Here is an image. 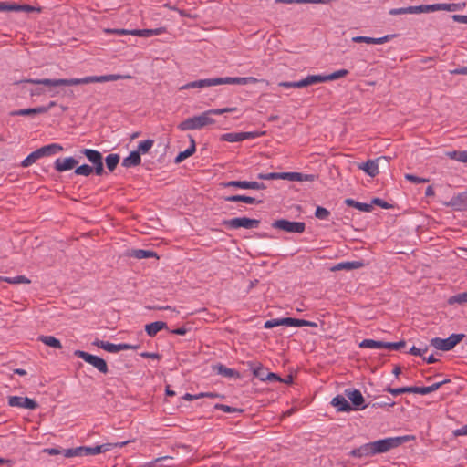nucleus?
Instances as JSON below:
<instances>
[{"label":"nucleus","mask_w":467,"mask_h":467,"mask_svg":"<svg viewBox=\"0 0 467 467\" xmlns=\"http://www.w3.org/2000/svg\"><path fill=\"white\" fill-rule=\"evenodd\" d=\"M449 382H450V379H444L442 381L433 383L432 385L427 386V387H417V386H415V389H416L415 393L416 394L426 395V394L431 393L433 391H436L442 385H444L446 383H449Z\"/></svg>","instance_id":"a878e982"},{"label":"nucleus","mask_w":467,"mask_h":467,"mask_svg":"<svg viewBox=\"0 0 467 467\" xmlns=\"http://www.w3.org/2000/svg\"><path fill=\"white\" fill-rule=\"evenodd\" d=\"M344 395L350 400L352 410H360L368 407V405L365 404V399L360 390L357 389H347L344 391Z\"/></svg>","instance_id":"9d476101"},{"label":"nucleus","mask_w":467,"mask_h":467,"mask_svg":"<svg viewBox=\"0 0 467 467\" xmlns=\"http://www.w3.org/2000/svg\"><path fill=\"white\" fill-rule=\"evenodd\" d=\"M141 162V157L139 151L133 150L129 156L123 159L122 166L126 168L135 167L140 165Z\"/></svg>","instance_id":"b1692460"},{"label":"nucleus","mask_w":467,"mask_h":467,"mask_svg":"<svg viewBox=\"0 0 467 467\" xmlns=\"http://www.w3.org/2000/svg\"><path fill=\"white\" fill-rule=\"evenodd\" d=\"M306 320L305 319H297L293 317H284V318H275L269 319L265 322V328H273L278 326H286V327H305Z\"/></svg>","instance_id":"1a4fd4ad"},{"label":"nucleus","mask_w":467,"mask_h":467,"mask_svg":"<svg viewBox=\"0 0 467 467\" xmlns=\"http://www.w3.org/2000/svg\"><path fill=\"white\" fill-rule=\"evenodd\" d=\"M464 337V334H451L447 338L434 337L431 339V345L436 349L449 351L459 344Z\"/></svg>","instance_id":"7ed1b4c3"},{"label":"nucleus","mask_w":467,"mask_h":467,"mask_svg":"<svg viewBox=\"0 0 467 467\" xmlns=\"http://www.w3.org/2000/svg\"><path fill=\"white\" fill-rule=\"evenodd\" d=\"M379 161H386V156H380L375 160H368L366 162L358 164V167L368 176L375 177L379 174Z\"/></svg>","instance_id":"ddd939ff"},{"label":"nucleus","mask_w":467,"mask_h":467,"mask_svg":"<svg viewBox=\"0 0 467 467\" xmlns=\"http://www.w3.org/2000/svg\"><path fill=\"white\" fill-rule=\"evenodd\" d=\"M8 405L10 407H19L28 410H36L38 408V403L28 397L10 396L8 397Z\"/></svg>","instance_id":"9b49d317"},{"label":"nucleus","mask_w":467,"mask_h":467,"mask_svg":"<svg viewBox=\"0 0 467 467\" xmlns=\"http://www.w3.org/2000/svg\"><path fill=\"white\" fill-rule=\"evenodd\" d=\"M447 205L451 206L457 211L467 210V191L453 196Z\"/></svg>","instance_id":"f3484780"},{"label":"nucleus","mask_w":467,"mask_h":467,"mask_svg":"<svg viewBox=\"0 0 467 467\" xmlns=\"http://www.w3.org/2000/svg\"><path fill=\"white\" fill-rule=\"evenodd\" d=\"M387 392L392 394V395H400L403 393H415V386L411 387H401V388H391L388 387L385 389Z\"/></svg>","instance_id":"58836bf2"},{"label":"nucleus","mask_w":467,"mask_h":467,"mask_svg":"<svg viewBox=\"0 0 467 467\" xmlns=\"http://www.w3.org/2000/svg\"><path fill=\"white\" fill-rule=\"evenodd\" d=\"M405 179L413 183H425L429 182V179L427 178L418 177L410 173L405 174Z\"/></svg>","instance_id":"bf43d9fd"},{"label":"nucleus","mask_w":467,"mask_h":467,"mask_svg":"<svg viewBox=\"0 0 467 467\" xmlns=\"http://www.w3.org/2000/svg\"><path fill=\"white\" fill-rule=\"evenodd\" d=\"M237 109L236 108H223V109H210L209 112H212L213 115H221L227 112H234Z\"/></svg>","instance_id":"0e129e2a"},{"label":"nucleus","mask_w":467,"mask_h":467,"mask_svg":"<svg viewBox=\"0 0 467 467\" xmlns=\"http://www.w3.org/2000/svg\"><path fill=\"white\" fill-rule=\"evenodd\" d=\"M410 7H400V8H392L389 11V14L391 16H398V15H405L410 14Z\"/></svg>","instance_id":"e2e57ef3"},{"label":"nucleus","mask_w":467,"mask_h":467,"mask_svg":"<svg viewBox=\"0 0 467 467\" xmlns=\"http://www.w3.org/2000/svg\"><path fill=\"white\" fill-rule=\"evenodd\" d=\"M217 370L220 375L224 376V377H228V378H230V377L239 378L240 377L239 372H237L234 369L226 368L225 366L221 365V364L217 366Z\"/></svg>","instance_id":"a19ab883"},{"label":"nucleus","mask_w":467,"mask_h":467,"mask_svg":"<svg viewBox=\"0 0 467 467\" xmlns=\"http://www.w3.org/2000/svg\"><path fill=\"white\" fill-rule=\"evenodd\" d=\"M258 80L254 77H226V78H215V82L218 85L223 84H235V85H247V84H254Z\"/></svg>","instance_id":"4468645a"},{"label":"nucleus","mask_w":467,"mask_h":467,"mask_svg":"<svg viewBox=\"0 0 467 467\" xmlns=\"http://www.w3.org/2000/svg\"><path fill=\"white\" fill-rule=\"evenodd\" d=\"M348 74V71L347 69H340L337 71H335L329 75H325V81H331L335 80L340 78H343Z\"/></svg>","instance_id":"09e8293b"},{"label":"nucleus","mask_w":467,"mask_h":467,"mask_svg":"<svg viewBox=\"0 0 467 467\" xmlns=\"http://www.w3.org/2000/svg\"><path fill=\"white\" fill-rule=\"evenodd\" d=\"M131 35L142 37L152 36V29H132Z\"/></svg>","instance_id":"13d9d810"},{"label":"nucleus","mask_w":467,"mask_h":467,"mask_svg":"<svg viewBox=\"0 0 467 467\" xmlns=\"http://www.w3.org/2000/svg\"><path fill=\"white\" fill-rule=\"evenodd\" d=\"M272 227L286 233L302 234L305 232L306 223L304 222H291L285 219H279L272 223Z\"/></svg>","instance_id":"423d86ee"},{"label":"nucleus","mask_w":467,"mask_h":467,"mask_svg":"<svg viewBox=\"0 0 467 467\" xmlns=\"http://www.w3.org/2000/svg\"><path fill=\"white\" fill-rule=\"evenodd\" d=\"M126 255L129 257H134L136 259H144L150 257L158 258V255L155 252L150 250H143V249H132L128 250Z\"/></svg>","instance_id":"aec40b11"},{"label":"nucleus","mask_w":467,"mask_h":467,"mask_svg":"<svg viewBox=\"0 0 467 467\" xmlns=\"http://www.w3.org/2000/svg\"><path fill=\"white\" fill-rule=\"evenodd\" d=\"M264 134V132H231L221 136V140L228 142H238L244 140L254 139Z\"/></svg>","instance_id":"f8f14e48"},{"label":"nucleus","mask_w":467,"mask_h":467,"mask_svg":"<svg viewBox=\"0 0 467 467\" xmlns=\"http://www.w3.org/2000/svg\"><path fill=\"white\" fill-rule=\"evenodd\" d=\"M451 17L454 22L467 24V15H452Z\"/></svg>","instance_id":"774afa93"},{"label":"nucleus","mask_w":467,"mask_h":467,"mask_svg":"<svg viewBox=\"0 0 467 467\" xmlns=\"http://www.w3.org/2000/svg\"><path fill=\"white\" fill-rule=\"evenodd\" d=\"M194 153V148H188L184 151L179 152V154L175 157L174 162L181 163L186 158L192 156Z\"/></svg>","instance_id":"8fccbe9b"},{"label":"nucleus","mask_w":467,"mask_h":467,"mask_svg":"<svg viewBox=\"0 0 467 467\" xmlns=\"http://www.w3.org/2000/svg\"><path fill=\"white\" fill-rule=\"evenodd\" d=\"M75 174L89 176L93 172V168L88 164H82L75 169Z\"/></svg>","instance_id":"49530a36"},{"label":"nucleus","mask_w":467,"mask_h":467,"mask_svg":"<svg viewBox=\"0 0 467 467\" xmlns=\"http://www.w3.org/2000/svg\"><path fill=\"white\" fill-rule=\"evenodd\" d=\"M409 7L410 14H420L440 11L439 3L431 5H420Z\"/></svg>","instance_id":"4be33fe9"},{"label":"nucleus","mask_w":467,"mask_h":467,"mask_svg":"<svg viewBox=\"0 0 467 467\" xmlns=\"http://www.w3.org/2000/svg\"><path fill=\"white\" fill-rule=\"evenodd\" d=\"M361 266H363V264L359 261L342 262L331 267V271L352 270L360 268Z\"/></svg>","instance_id":"bb28decb"},{"label":"nucleus","mask_w":467,"mask_h":467,"mask_svg":"<svg viewBox=\"0 0 467 467\" xmlns=\"http://www.w3.org/2000/svg\"><path fill=\"white\" fill-rule=\"evenodd\" d=\"M396 36L395 34L393 35H386L382 37H378V38H375V37H371V44H384L391 39H393L394 37Z\"/></svg>","instance_id":"052dcab7"},{"label":"nucleus","mask_w":467,"mask_h":467,"mask_svg":"<svg viewBox=\"0 0 467 467\" xmlns=\"http://www.w3.org/2000/svg\"><path fill=\"white\" fill-rule=\"evenodd\" d=\"M38 153L36 150L31 152L23 161L21 162V165L23 167H28L35 163L38 159H40Z\"/></svg>","instance_id":"de8ad7c7"},{"label":"nucleus","mask_w":467,"mask_h":467,"mask_svg":"<svg viewBox=\"0 0 467 467\" xmlns=\"http://www.w3.org/2000/svg\"><path fill=\"white\" fill-rule=\"evenodd\" d=\"M448 303L450 305L453 304H464L467 303V291L463 293H459L457 295H454L448 299Z\"/></svg>","instance_id":"37998d69"},{"label":"nucleus","mask_w":467,"mask_h":467,"mask_svg":"<svg viewBox=\"0 0 467 467\" xmlns=\"http://www.w3.org/2000/svg\"><path fill=\"white\" fill-rule=\"evenodd\" d=\"M74 355L78 358H82L85 362L90 364L97 368L100 373L107 374L108 365L107 362L100 357L89 354L83 350H75Z\"/></svg>","instance_id":"20e7f679"},{"label":"nucleus","mask_w":467,"mask_h":467,"mask_svg":"<svg viewBox=\"0 0 467 467\" xmlns=\"http://www.w3.org/2000/svg\"><path fill=\"white\" fill-rule=\"evenodd\" d=\"M406 346L405 340H400L399 342H386L385 348L391 350H400Z\"/></svg>","instance_id":"6e6d98bb"},{"label":"nucleus","mask_w":467,"mask_h":467,"mask_svg":"<svg viewBox=\"0 0 467 467\" xmlns=\"http://www.w3.org/2000/svg\"><path fill=\"white\" fill-rule=\"evenodd\" d=\"M345 203L348 206L354 207L359 211L366 212V213H370L373 209V206L371 205V203L359 202L353 199H346Z\"/></svg>","instance_id":"2f4dec72"},{"label":"nucleus","mask_w":467,"mask_h":467,"mask_svg":"<svg viewBox=\"0 0 467 467\" xmlns=\"http://www.w3.org/2000/svg\"><path fill=\"white\" fill-rule=\"evenodd\" d=\"M395 402L390 398L386 397L384 400H379L372 404L373 408L393 407Z\"/></svg>","instance_id":"4d7b16f0"},{"label":"nucleus","mask_w":467,"mask_h":467,"mask_svg":"<svg viewBox=\"0 0 467 467\" xmlns=\"http://www.w3.org/2000/svg\"><path fill=\"white\" fill-rule=\"evenodd\" d=\"M124 77L118 74H109L103 76H88L82 78H28L21 80V82L31 83L35 85H44L47 87H58V86H77L90 83H103L109 81H115L123 78ZM126 78H130L127 76Z\"/></svg>","instance_id":"f257e3e1"},{"label":"nucleus","mask_w":467,"mask_h":467,"mask_svg":"<svg viewBox=\"0 0 467 467\" xmlns=\"http://www.w3.org/2000/svg\"><path fill=\"white\" fill-rule=\"evenodd\" d=\"M0 281H4L12 285L31 283V280L25 275H17L16 277L0 276Z\"/></svg>","instance_id":"c9c22d12"},{"label":"nucleus","mask_w":467,"mask_h":467,"mask_svg":"<svg viewBox=\"0 0 467 467\" xmlns=\"http://www.w3.org/2000/svg\"><path fill=\"white\" fill-rule=\"evenodd\" d=\"M93 345L97 346L98 348H100L109 353H116L120 350H127V349H138L140 348V345H130V344H127V343L113 344V343L99 340V339H96L93 342Z\"/></svg>","instance_id":"6e6552de"},{"label":"nucleus","mask_w":467,"mask_h":467,"mask_svg":"<svg viewBox=\"0 0 467 467\" xmlns=\"http://www.w3.org/2000/svg\"><path fill=\"white\" fill-rule=\"evenodd\" d=\"M38 340L44 343L45 345L54 348H62L60 341L53 336H40L38 337Z\"/></svg>","instance_id":"f704fd0d"},{"label":"nucleus","mask_w":467,"mask_h":467,"mask_svg":"<svg viewBox=\"0 0 467 467\" xmlns=\"http://www.w3.org/2000/svg\"><path fill=\"white\" fill-rule=\"evenodd\" d=\"M221 185L224 188L234 187L240 189H247L248 181H229L223 182Z\"/></svg>","instance_id":"c03bdc74"},{"label":"nucleus","mask_w":467,"mask_h":467,"mask_svg":"<svg viewBox=\"0 0 467 467\" xmlns=\"http://www.w3.org/2000/svg\"><path fill=\"white\" fill-rule=\"evenodd\" d=\"M249 368L253 370V374L254 377L258 378L261 380H266L265 376L269 373L263 366L262 364H254L253 362L247 363Z\"/></svg>","instance_id":"c85d7f7f"},{"label":"nucleus","mask_w":467,"mask_h":467,"mask_svg":"<svg viewBox=\"0 0 467 467\" xmlns=\"http://www.w3.org/2000/svg\"><path fill=\"white\" fill-rule=\"evenodd\" d=\"M447 155L452 160H456L464 163L467 162V150H453L448 152Z\"/></svg>","instance_id":"79ce46f5"},{"label":"nucleus","mask_w":467,"mask_h":467,"mask_svg":"<svg viewBox=\"0 0 467 467\" xmlns=\"http://www.w3.org/2000/svg\"><path fill=\"white\" fill-rule=\"evenodd\" d=\"M260 224V221L257 219H250L247 217H236L229 220L223 221V225L228 229H253L257 228Z\"/></svg>","instance_id":"39448f33"},{"label":"nucleus","mask_w":467,"mask_h":467,"mask_svg":"<svg viewBox=\"0 0 467 467\" xmlns=\"http://www.w3.org/2000/svg\"><path fill=\"white\" fill-rule=\"evenodd\" d=\"M129 441H122V442H117V443H104L101 445H98V447L100 448V453L109 451L113 447H123L125 446Z\"/></svg>","instance_id":"603ef678"},{"label":"nucleus","mask_w":467,"mask_h":467,"mask_svg":"<svg viewBox=\"0 0 467 467\" xmlns=\"http://www.w3.org/2000/svg\"><path fill=\"white\" fill-rule=\"evenodd\" d=\"M63 150V147L57 143L43 146L36 150L39 157L50 156Z\"/></svg>","instance_id":"412c9836"},{"label":"nucleus","mask_w":467,"mask_h":467,"mask_svg":"<svg viewBox=\"0 0 467 467\" xmlns=\"http://www.w3.org/2000/svg\"><path fill=\"white\" fill-rule=\"evenodd\" d=\"M282 179L290 182H314L317 176L314 174H304L301 172H282Z\"/></svg>","instance_id":"dca6fc26"},{"label":"nucleus","mask_w":467,"mask_h":467,"mask_svg":"<svg viewBox=\"0 0 467 467\" xmlns=\"http://www.w3.org/2000/svg\"><path fill=\"white\" fill-rule=\"evenodd\" d=\"M266 186L263 182H248L247 189L264 190Z\"/></svg>","instance_id":"338daca9"},{"label":"nucleus","mask_w":467,"mask_h":467,"mask_svg":"<svg viewBox=\"0 0 467 467\" xmlns=\"http://www.w3.org/2000/svg\"><path fill=\"white\" fill-rule=\"evenodd\" d=\"M330 215V212L321 206H317L315 212V216L320 220H327Z\"/></svg>","instance_id":"864d4df0"},{"label":"nucleus","mask_w":467,"mask_h":467,"mask_svg":"<svg viewBox=\"0 0 467 467\" xmlns=\"http://www.w3.org/2000/svg\"><path fill=\"white\" fill-rule=\"evenodd\" d=\"M465 3H439L440 11L455 12L465 7Z\"/></svg>","instance_id":"473e14b6"},{"label":"nucleus","mask_w":467,"mask_h":467,"mask_svg":"<svg viewBox=\"0 0 467 467\" xmlns=\"http://www.w3.org/2000/svg\"><path fill=\"white\" fill-rule=\"evenodd\" d=\"M405 441H408V437H389L376 441L378 450L380 453H385L389 451L390 450L399 447Z\"/></svg>","instance_id":"0eeeda50"},{"label":"nucleus","mask_w":467,"mask_h":467,"mask_svg":"<svg viewBox=\"0 0 467 467\" xmlns=\"http://www.w3.org/2000/svg\"><path fill=\"white\" fill-rule=\"evenodd\" d=\"M331 405L337 408V411L340 412H349L352 410V406L343 395L334 397L331 400Z\"/></svg>","instance_id":"a211bd4d"},{"label":"nucleus","mask_w":467,"mask_h":467,"mask_svg":"<svg viewBox=\"0 0 467 467\" xmlns=\"http://www.w3.org/2000/svg\"><path fill=\"white\" fill-rule=\"evenodd\" d=\"M82 153L93 165L103 161L102 154L96 150L84 149Z\"/></svg>","instance_id":"7c9ffc66"},{"label":"nucleus","mask_w":467,"mask_h":467,"mask_svg":"<svg viewBox=\"0 0 467 467\" xmlns=\"http://www.w3.org/2000/svg\"><path fill=\"white\" fill-rule=\"evenodd\" d=\"M224 200L226 202H242L248 203V204H254V203H260V202H262V201H257L254 197L245 196V195H231V196H226V197H224Z\"/></svg>","instance_id":"cd10ccee"},{"label":"nucleus","mask_w":467,"mask_h":467,"mask_svg":"<svg viewBox=\"0 0 467 467\" xmlns=\"http://www.w3.org/2000/svg\"><path fill=\"white\" fill-rule=\"evenodd\" d=\"M349 455L355 458L370 457L372 456L369 446L368 443L353 449Z\"/></svg>","instance_id":"c756f323"},{"label":"nucleus","mask_w":467,"mask_h":467,"mask_svg":"<svg viewBox=\"0 0 467 467\" xmlns=\"http://www.w3.org/2000/svg\"><path fill=\"white\" fill-rule=\"evenodd\" d=\"M78 163V161L73 157L58 158L55 161L54 168L57 171L62 172L75 168Z\"/></svg>","instance_id":"2eb2a0df"},{"label":"nucleus","mask_w":467,"mask_h":467,"mask_svg":"<svg viewBox=\"0 0 467 467\" xmlns=\"http://www.w3.org/2000/svg\"><path fill=\"white\" fill-rule=\"evenodd\" d=\"M211 115H213L212 112H209V110H207L202 112L199 116L188 118L178 125V129L182 131L191 130H200L207 125L213 124L215 123V120L210 117Z\"/></svg>","instance_id":"f03ea898"},{"label":"nucleus","mask_w":467,"mask_h":467,"mask_svg":"<svg viewBox=\"0 0 467 467\" xmlns=\"http://www.w3.org/2000/svg\"><path fill=\"white\" fill-rule=\"evenodd\" d=\"M47 113L46 109H40L39 107L36 108H29V109H21L17 110H13L10 112L11 116H35L37 114H44Z\"/></svg>","instance_id":"5701e85b"},{"label":"nucleus","mask_w":467,"mask_h":467,"mask_svg":"<svg viewBox=\"0 0 467 467\" xmlns=\"http://www.w3.org/2000/svg\"><path fill=\"white\" fill-rule=\"evenodd\" d=\"M386 342L374 340V339H364L359 343L361 348H385Z\"/></svg>","instance_id":"72a5a7b5"},{"label":"nucleus","mask_w":467,"mask_h":467,"mask_svg":"<svg viewBox=\"0 0 467 467\" xmlns=\"http://www.w3.org/2000/svg\"><path fill=\"white\" fill-rule=\"evenodd\" d=\"M284 4H329L331 0H275Z\"/></svg>","instance_id":"ea45409f"},{"label":"nucleus","mask_w":467,"mask_h":467,"mask_svg":"<svg viewBox=\"0 0 467 467\" xmlns=\"http://www.w3.org/2000/svg\"><path fill=\"white\" fill-rule=\"evenodd\" d=\"M119 160V155L117 153H111L106 157V166L109 171H113L116 169Z\"/></svg>","instance_id":"4c0bfd02"},{"label":"nucleus","mask_w":467,"mask_h":467,"mask_svg":"<svg viewBox=\"0 0 467 467\" xmlns=\"http://www.w3.org/2000/svg\"><path fill=\"white\" fill-rule=\"evenodd\" d=\"M167 328V324L163 321H155L145 326V331L150 337H154L159 331Z\"/></svg>","instance_id":"393cba45"},{"label":"nucleus","mask_w":467,"mask_h":467,"mask_svg":"<svg viewBox=\"0 0 467 467\" xmlns=\"http://www.w3.org/2000/svg\"><path fill=\"white\" fill-rule=\"evenodd\" d=\"M217 85H218V83L215 82V78H206V79H199V80L189 82V83L185 84L184 86H182L181 88V89H189V88H202L217 86Z\"/></svg>","instance_id":"6ab92c4d"},{"label":"nucleus","mask_w":467,"mask_h":467,"mask_svg":"<svg viewBox=\"0 0 467 467\" xmlns=\"http://www.w3.org/2000/svg\"><path fill=\"white\" fill-rule=\"evenodd\" d=\"M280 86L285 87V88H304V84H302V80L294 81V82H281Z\"/></svg>","instance_id":"69168bd1"},{"label":"nucleus","mask_w":467,"mask_h":467,"mask_svg":"<svg viewBox=\"0 0 467 467\" xmlns=\"http://www.w3.org/2000/svg\"><path fill=\"white\" fill-rule=\"evenodd\" d=\"M282 172H270V173H259L257 175L258 179L261 180H277L282 179Z\"/></svg>","instance_id":"5fc2aeb1"},{"label":"nucleus","mask_w":467,"mask_h":467,"mask_svg":"<svg viewBox=\"0 0 467 467\" xmlns=\"http://www.w3.org/2000/svg\"><path fill=\"white\" fill-rule=\"evenodd\" d=\"M214 409L222 410V411L226 412V413L243 412L242 409H237V408H234V407H231V406H228V405H225V404H220V403L215 404L214 405Z\"/></svg>","instance_id":"3c124183"},{"label":"nucleus","mask_w":467,"mask_h":467,"mask_svg":"<svg viewBox=\"0 0 467 467\" xmlns=\"http://www.w3.org/2000/svg\"><path fill=\"white\" fill-rule=\"evenodd\" d=\"M325 81V75H309L304 79H302V84H304V88L317 84V83H323Z\"/></svg>","instance_id":"e433bc0d"},{"label":"nucleus","mask_w":467,"mask_h":467,"mask_svg":"<svg viewBox=\"0 0 467 467\" xmlns=\"http://www.w3.org/2000/svg\"><path fill=\"white\" fill-rule=\"evenodd\" d=\"M153 144V140H145L143 141H140L138 145V150L136 151H139L140 154H145L152 148Z\"/></svg>","instance_id":"a18cd8bd"},{"label":"nucleus","mask_w":467,"mask_h":467,"mask_svg":"<svg viewBox=\"0 0 467 467\" xmlns=\"http://www.w3.org/2000/svg\"><path fill=\"white\" fill-rule=\"evenodd\" d=\"M370 203L372 206H373V204H375L383 209H389L392 207L391 204H389V202H385L384 200H382L380 198H373Z\"/></svg>","instance_id":"680f3d73"}]
</instances>
